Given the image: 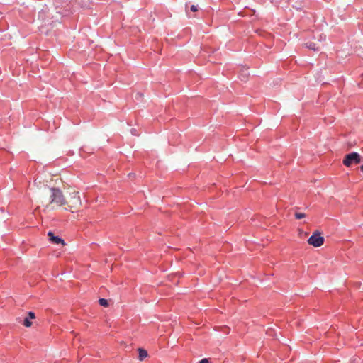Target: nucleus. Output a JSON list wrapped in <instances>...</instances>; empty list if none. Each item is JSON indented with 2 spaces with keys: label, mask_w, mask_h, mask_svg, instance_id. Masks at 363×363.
Segmentation results:
<instances>
[{
  "label": "nucleus",
  "mask_w": 363,
  "mask_h": 363,
  "mask_svg": "<svg viewBox=\"0 0 363 363\" xmlns=\"http://www.w3.org/2000/svg\"><path fill=\"white\" fill-rule=\"evenodd\" d=\"M99 304L101 306H104V307H107L108 306V301L105 298H100L99 300Z\"/></svg>",
  "instance_id": "1a4fd4ad"
},
{
  "label": "nucleus",
  "mask_w": 363,
  "mask_h": 363,
  "mask_svg": "<svg viewBox=\"0 0 363 363\" xmlns=\"http://www.w3.org/2000/svg\"><path fill=\"white\" fill-rule=\"evenodd\" d=\"M138 359L140 361H143L147 357V352L142 348L138 349Z\"/></svg>",
  "instance_id": "423d86ee"
},
{
  "label": "nucleus",
  "mask_w": 363,
  "mask_h": 363,
  "mask_svg": "<svg viewBox=\"0 0 363 363\" xmlns=\"http://www.w3.org/2000/svg\"><path fill=\"white\" fill-rule=\"evenodd\" d=\"M294 216L296 219H302L306 218V215L303 213L296 212Z\"/></svg>",
  "instance_id": "6e6552de"
},
{
  "label": "nucleus",
  "mask_w": 363,
  "mask_h": 363,
  "mask_svg": "<svg viewBox=\"0 0 363 363\" xmlns=\"http://www.w3.org/2000/svg\"><path fill=\"white\" fill-rule=\"evenodd\" d=\"M50 201L47 204V207L51 208L65 206V197L61 190L57 188L50 189Z\"/></svg>",
  "instance_id": "f257e3e1"
},
{
  "label": "nucleus",
  "mask_w": 363,
  "mask_h": 363,
  "mask_svg": "<svg viewBox=\"0 0 363 363\" xmlns=\"http://www.w3.org/2000/svg\"><path fill=\"white\" fill-rule=\"evenodd\" d=\"M81 205L82 201L78 191L72 190L67 192V195L65 197V209L72 211L73 209L78 208Z\"/></svg>",
  "instance_id": "f03ea898"
},
{
  "label": "nucleus",
  "mask_w": 363,
  "mask_h": 363,
  "mask_svg": "<svg viewBox=\"0 0 363 363\" xmlns=\"http://www.w3.org/2000/svg\"><path fill=\"white\" fill-rule=\"evenodd\" d=\"M191 11H192L193 12H196L198 11V6H196V5H192L190 8Z\"/></svg>",
  "instance_id": "f8f14e48"
},
{
  "label": "nucleus",
  "mask_w": 363,
  "mask_h": 363,
  "mask_svg": "<svg viewBox=\"0 0 363 363\" xmlns=\"http://www.w3.org/2000/svg\"><path fill=\"white\" fill-rule=\"evenodd\" d=\"M306 45L307 48H308L311 50H315V51L320 50V46L319 45H317L314 43H308Z\"/></svg>",
  "instance_id": "0eeeda50"
},
{
  "label": "nucleus",
  "mask_w": 363,
  "mask_h": 363,
  "mask_svg": "<svg viewBox=\"0 0 363 363\" xmlns=\"http://www.w3.org/2000/svg\"><path fill=\"white\" fill-rule=\"evenodd\" d=\"M48 236L49 238V240L50 242L55 244H62V245H65L64 240L61 239L58 236H55L52 232H48Z\"/></svg>",
  "instance_id": "39448f33"
},
{
  "label": "nucleus",
  "mask_w": 363,
  "mask_h": 363,
  "mask_svg": "<svg viewBox=\"0 0 363 363\" xmlns=\"http://www.w3.org/2000/svg\"><path fill=\"white\" fill-rule=\"evenodd\" d=\"M28 318L29 319H34L35 318V313L33 312H29Z\"/></svg>",
  "instance_id": "9b49d317"
},
{
  "label": "nucleus",
  "mask_w": 363,
  "mask_h": 363,
  "mask_svg": "<svg viewBox=\"0 0 363 363\" xmlns=\"http://www.w3.org/2000/svg\"><path fill=\"white\" fill-rule=\"evenodd\" d=\"M23 324L24 326L29 328L32 325V322L28 318H26L23 320Z\"/></svg>",
  "instance_id": "9d476101"
},
{
  "label": "nucleus",
  "mask_w": 363,
  "mask_h": 363,
  "mask_svg": "<svg viewBox=\"0 0 363 363\" xmlns=\"http://www.w3.org/2000/svg\"><path fill=\"white\" fill-rule=\"evenodd\" d=\"M360 170L363 172V164L360 166Z\"/></svg>",
  "instance_id": "4468645a"
},
{
  "label": "nucleus",
  "mask_w": 363,
  "mask_h": 363,
  "mask_svg": "<svg viewBox=\"0 0 363 363\" xmlns=\"http://www.w3.org/2000/svg\"><path fill=\"white\" fill-rule=\"evenodd\" d=\"M199 363H209V360L208 359H206V358H204L203 359H201Z\"/></svg>",
  "instance_id": "ddd939ff"
},
{
  "label": "nucleus",
  "mask_w": 363,
  "mask_h": 363,
  "mask_svg": "<svg viewBox=\"0 0 363 363\" xmlns=\"http://www.w3.org/2000/svg\"><path fill=\"white\" fill-rule=\"evenodd\" d=\"M361 162V156L357 152H350L345 155L342 163L347 167H351L352 164H358Z\"/></svg>",
  "instance_id": "7ed1b4c3"
},
{
  "label": "nucleus",
  "mask_w": 363,
  "mask_h": 363,
  "mask_svg": "<svg viewBox=\"0 0 363 363\" xmlns=\"http://www.w3.org/2000/svg\"><path fill=\"white\" fill-rule=\"evenodd\" d=\"M308 243L315 247H320L324 243V238L320 232L316 231L308 239Z\"/></svg>",
  "instance_id": "20e7f679"
}]
</instances>
